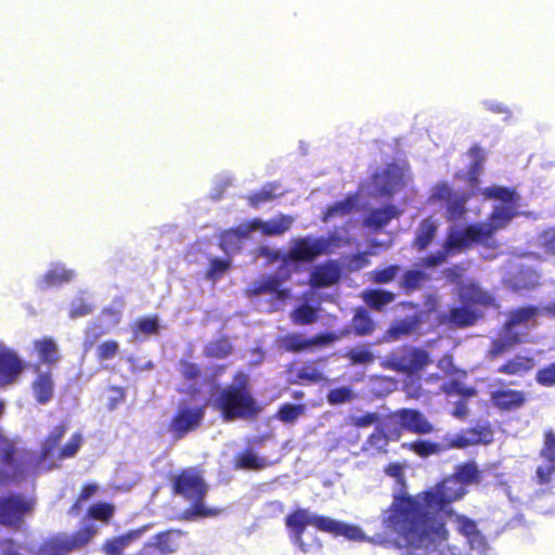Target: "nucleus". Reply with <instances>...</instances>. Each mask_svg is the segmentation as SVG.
Listing matches in <instances>:
<instances>
[{
	"label": "nucleus",
	"mask_w": 555,
	"mask_h": 555,
	"mask_svg": "<svg viewBox=\"0 0 555 555\" xmlns=\"http://www.w3.org/2000/svg\"><path fill=\"white\" fill-rule=\"evenodd\" d=\"M466 494V488L456 477L448 476L434 488L416 496L397 493L383 511L382 525L395 535L396 543L409 550L437 548L449 539L442 518L429 509L446 512L453 502Z\"/></svg>",
	"instance_id": "obj_1"
},
{
	"label": "nucleus",
	"mask_w": 555,
	"mask_h": 555,
	"mask_svg": "<svg viewBox=\"0 0 555 555\" xmlns=\"http://www.w3.org/2000/svg\"><path fill=\"white\" fill-rule=\"evenodd\" d=\"M285 526L294 544L307 552L309 545L304 541V533L308 526L319 531L331 533L334 537H344L350 541H363V531L354 525L337 521L331 517L317 515L307 508H296L285 517Z\"/></svg>",
	"instance_id": "obj_2"
},
{
	"label": "nucleus",
	"mask_w": 555,
	"mask_h": 555,
	"mask_svg": "<svg viewBox=\"0 0 555 555\" xmlns=\"http://www.w3.org/2000/svg\"><path fill=\"white\" fill-rule=\"evenodd\" d=\"M235 384L221 388L214 400V406L225 422L253 420L261 408L250 391L248 376L237 372L233 377Z\"/></svg>",
	"instance_id": "obj_3"
},
{
	"label": "nucleus",
	"mask_w": 555,
	"mask_h": 555,
	"mask_svg": "<svg viewBox=\"0 0 555 555\" xmlns=\"http://www.w3.org/2000/svg\"><path fill=\"white\" fill-rule=\"evenodd\" d=\"M170 486L172 494L182 496L184 500L192 502L191 506L184 512L186 519L194 517H211L220 513L218 508H207L204 505L208 486L196 468L186 467L181 469L172 477Z\"/></svg>",
	"instance_id": "obj_4"
},
{
	"label": "nucleus",
	"mask_w": 555,
	"mask_h": 555,
	"mask_svg": "<svg viewBox=\"0 0 555 555\" xmlns=\"http://www.w3.org/2000/svg\"><path fill=\"white\" fill-rule=\"evenodd\" d=\"M338 241L335 236H304L293 240L289 250L281 256L279 251L270 253L269 248L261 250L262 255L270 256L271 260H282L281 268L286 267L288 262H312L322 255L332 253L333 247L337 246Z\"/></svg>",
	"instance_id": "obj_5"
},
{
	"label": "nucleus",
	"mask_w": 555,
	"mask_h": 555,
	"mask_svg": "<svg viewBox=\"0 0 555 555\" xmlns=\"http://www.w3.org/2000/svg\"><path fill=\"white\" fill-rule=\"evenodd\" d=\"M34 501L21 493L0 496V525L18 530L27 514L34 509Z\"/></svg>",
	"instance_id": "obj_6"
},
{
	"label": "nucleus",
	"mask_w": 555,
	"mask_h": 555,
	"mask_svg": "<svg viewBox=\"0 0 555 555\" xmlns=\"http://www.w3.org/2000/svg\"><path fill=\"white\" fill-rule=\"evenodd\" d=\"M96 530L91 526L79 528L70 535H55L44 541V551L48 555H64L86 546Z\"/></svg>",
	"instance_id": "obj_7"
},
{
	"label": "nucleus",
	"mask_w": 555,
	"mask_h": 555,
	"mask_svg": "<svg viewBox=\"0 0 555 555\" xmlns=\"http://www.w3.org/2000/svg\"><path fill=\"white\" fill-rule=\"evenodd\" d=\"M473 244H480L485 247H494V244L486 242L481 228L478 223L468 224L463 230L450 231L442 247L450 255H455L472 247Z\"/></svg>",
	"instance_id": "obj_8"
},
{
	"label": "nucleus",
	"mask_w": 555,
	"mask_h": 555,
	"mask_svg": "<svg viewBox=\"0 0 555 555\" xmlns=\"http://www.w3.org/2000/svg\"><path fill=\"white\" fill-rule=\"evenodd\" d=\"M204 415L203 406H179L168 424V431L173 435L175 439H182L202 425Z\"/></svg>",
	"instance_id": "obj_9"
},
{
	"label": "nucleus",
	"mask_w": 555,
	"mask_h": 555,
	"mask_svg": "<svg viewBox=\"0 0 555 555\" xmlns=\"http://www.w3.org/2000/svg\"><path fill=\"white\" fill-rule=\"evenodd\" d=\"M289 275L291 272L287 270V272L283 276H261L259 280L255 281L245 289V294L249 298L264 294H271L273 299L284 302L291 297V289L286 287H281V285L285 280L289 278Z\"/></svg>",
	"instance_id": "obj_10"
},
{
	"label": "nucleus",
	"mask_w": 555,
	"mask_h": 555,
	"mask_svg": "<svg viewBox=\"0 0 555 555\" xmlns=\"http://www.w3.org/2000/svg\"><path fill=\"white\" fill-rule=\"evenodd\" d=\"M338 339L334 332H323L306 338L300 333H288L280 339V347L287 352H301L315 346H327Z\"/></svg>",
	"instance_id": "obj_11"
},
{
	"label": "nucleus",
	"mask_w": 555,
	"mask_h": 555,
	"mask_svg": "<svg viewBox=\"0 0 555 555\" xmlns=\"http://www.w3.org/2000/svg\"><path fill=\"white\" fill-rule=\"evenodd\" d=\"M186 532L181 529H168L154 535L153 542L144 544L138 555H169L176 553L181 546V540Z\"/></svg>",
	"instance_id": "obj_12"
},
{
	"label": "nucleus",
	"mask_w": 555,
	"mask_h": 555,
	"mask_svg": "<svg viewBox=\"0 0 555 555\" xmlns=\"http://www.w3.org/2000/svg\"><path fill=\"white\" fill-rule=\"evenodd\" d=\"M516 215V205L495 206L488 218V222H479L486 242L493 244V236L498 230L505 228Z\"/></svg>",
	"instance_id": "obj_13"
},
{
	"label": "nucleus",
	"mask_w": 555,
	"mask_h": 555,
	"mask_svg": "<svg viewBox=\"0 0 555 555\" xmlns=\"http://www.w3.org/2000/svg\"><path fill=\"white\" fill-rule=\"evenodd\" d=\"M374 196L390 197L397 191L401 177L393 165H388L382 170L375 171L371 177Z\"/></svg>",
	"instance_id": "obj_14"
},
{
	"label": "nucleus",
	"mask_w": 555,
	"mask_h": 555,
	"mask_svg": "<svg viewBox=\"0 0 555 555\" xmlns=\"http://www.w3.org/2000/svg\"><path fill=\"white\" fill-rule=\"evenodd\" d=\"M24 369V362L15 351L0 350V388L15 384Z\"/></svg>",
	"instance_id": "obj_15"
},
{
	"label": "nucleus",
	"mask_w": 555,
	"mask_h": 555,
	"mask_svg": "<svg viewBox=\"0 0 555 555\" xmlns=\"http://www.w3.org/2000/svg\"><path fill=\"white\" fill-rule=\"evenodd\" d=\"M393 416L404 427V430L416 435H428L434 431V425L425 417V415L410 408H402L393 412Z\"/></svg>",
	"instance_id": "obj_16"
},
{
	"label": "nucleus",
	"mask_w": 555,
	"mask_h": 555,
	"mask_svg": "<svg viewBox=\"0 0 555 555\" xmlns=\"http://www.w3.org/2000/svg\"><path fill=\"white\" fill-rule=\"evenodd\" d=\"M490 401L493 406L502 412H512L521 409L527 402V396L522 390L511 388L496 389L491 392Z\"/></svg>",
	"instance_id": "obj_17"
},
{
	"label": "nucleus",
	"mask_w": 555,
	"mask_h": 555,
	"mask_svg": "<svg viewBox=\"0 0 555 555\" xmlns=\"http://www.w3.org/2000/svg\"><path fill=\"white\" fill-rule=\"evenodd\" d=\"M478 318L479 315L473 309L459 306L452 307L447 313H440L437 320L440 325L451 328H466L473 326Z\"/></svg>",
	"instance_id": "obj_18"
},
{
	"label": "nucleus",
	"mask_w": 555,
	"mask_h": 555,
	"mask_svg": "<svg viewBox=\"0 0 555 555\" xmlns=\"http://www.w3.org/2000/svg\"><path fill=\"white\" fill-rule=\"evenodd\" d=\"M0 459L4 467L10 468L14 477L22 476L25 473V460L18 456V449L14 441L7 437L0 440Z\"/></svg>",
	"instance_id": "obj_19"
},
{
	"label": "nucleus",
	"mask_w": 555,
	"mask_h": 555,
	"mask_svg": "<svg viewBox=\"0 0 555 555\" xmlns=\"http://www.w3.org/2000/svg\"><path fill=\"white\" fill-rule=\"evenodd\" d=\"M258 230L257 218L240 223L235 228L224 230L220 234V246L222 249L228 250L247 238L251 232Z\"/></svg>",
	"instance_id": "obj_20"
},
{
	"label": "nucleus",
	"mask_w": 555,
	"mask_h": 555,
	"mask_svg": "<svg viewBox=\"0 0 555 555\" xmlns=\"http://www.w3.org/2000/svg\"><path fill=\"white\" fill-rule=\"evenodd\" d=\"M431 363L429 353L421 348H412L400 356L398 369L408 374H414L424 370Z\"/></svg>",
	"instance_id": "obj_21"
},
{
	"label": "nucleus",
	"mask_w": 555,
	"mask_h": 555,
	"mask_svg": "<svg viewBox=\"0 0 555 555\" xmlns=\"http://www.w3.org/2000/svg\"><path fill=\"white\" fill-rule=\"evenodd\" d=\"M438 232V223L429 216L421 220L412 240V247L418 251L428 248L434 242Z\"/></svg>",
	"instance_id": "obj_22"
},
{
	"label": "nucleus",
	"mask_w": 555,
	"mask_h": 555,
	"mask_svg": "<svg viewBox=\"0 0 555 555\" xmlns=\"http://www.w3.org/2000/svg\"><path fill=\"white\" fill-rule=\"evenodd\" d=\"M40 363L48 366L56 365L62 359L60 348L56 341L49 336L35 339L33 343Z\"/></svg>",
	"instance_id": "obj_23"
},
{
	"label": "nucleus",
	"mask_w": 555,
	"mask_h": 555,
	"mask_svg": "<svg viewBox=\"0 0 555 555\" xmlns=\"http://www.w3.org/2000/svg\"><path fill=\"white\" fill-rule=\"evenodd\" d=\"M400 215L401 210L397 206L387 204L383 207L371 209L364 218V225L370 229L379 230Z\"/></svg>",
	"instance_id": "obj_24"
},
{
	"label": "nucleus",
	"mask_w": 555,
	"mask_h": 555,
	"mask_svg": "<svg viewBox=\"0 0 555 555\" xmlns=\"http://www.w3.org/2000/svg\"><path fill=\"white\" fill-rule=\"evenodd\" d=\"M535 365L534 358L531 356L516 354L501 364L496 372L507 376H525Z\"/></svg>",
	"instance_id": "obj_25"
},
{
	"label": "nucleus",
	"mask_w": 555,
	"mask_h": 555,
	"mask_svg": "<svg viewBox=\"0 0 555 555\" xmlns=\"http://www.w3.org/2000/svg\"><path fill=\"white\" fill-rule=\"evenodd\" d=\"M285 194L282 185L278 181L267 182L260 190L255 191L246 196L248 205L255 209L262 204L274 201Z\"/></svg>",
	"instance_id": "obj_26"
},
{
	"label": "nucleus",
	"mask_w": 555,
	"mask_h": 555,
	"mask_svg": "<svg viewBox=\"0 0 555 555\" xmlns=\"http://www.w3.org/2000/svg\"><path fill=\"white\" fill-rule=\"evenodd\" d=\"M522 343L521 336L518 333L505 330L503 336L496 337L491 340L490 347L487 351V358L490 360L498 359L499 357L511 351L516 345Z\"/></svg>",
	"instance_id": "obj_27"
},
{
	"label": "nucleus",
	"mask_w": 555,
	"mask_h": 555,
	"mask_svg": "<svg viewBox=\"0 0 555 555\" xmlns=\"http://www.w3.org/2000/svg\"><path fill=\"white\" fill-rule=\"evenodd\" d=\"M31 390L39 404L51 401L54 393V383L51 372H39L31 383Z\"/></svg>",
	"instance_id": "obj_28"
},
{
	"label": "nucleus",
	"mask_w": 555,
	"mask_h": 555,
	"mask_svg": "<svg viewBox=\"0 0 555 555\" xmlns=\"http://www.w3.org/2000/svg\"><path fill=\"white\" fill-rule=\"evenodd\" d=\"M294 222L292 216L280 214L274 218L262 221L257 218L258 230L266 236H279L288 231Z\"/></svg>",
	"instance_id": "obj_29"
},
{
	"label": "nucleus",
	"mask_w": 555,
	"mask_h": 555,
	"mask_svg": "<svg viewBox=\"0 0 555 555\" xmlns=\"http://www.w3.org/2000/svg\"><path fill=\"white\" fill-rule=\"evenodd\" d=\"M468 155L472 157L473 162L468 166L466 180L468 182V185L472 189H475L479 184V176L483 169L486 154L485 151L478 144H474L468 150Z\"/></svg>",
	"instance_id": "obj_30"
},
{
	"label": "nucleus",
	"mask_w": 555,
	"mask_h": 555,
	"mask_svg": "<svg viewBox=\"0 0 555 555\" xmlns=\"http://www.w3.org/2000/svg\"><path fill=\"white\" fill-rule=\"evenodd\" d=\"M338 268L334 263H324L314 268L310 283L314 287H327L338 281Z\"/></svg>",
	"instance_id": "obj_31"
},
{
	"label": "nucleus",
	"mask_w": 555,
	"mask_h": 555,
	"mask_svg": "<svg viewBox=\"0 0 555 555\" xmlns=\"http://www.w3.org/2000/svg\"><path fill=\"white\" fill-rule=\"evenodd\" d=\"M234 351L233 345L227 335L208 341L203 348V356L207 359L222 360Z\"/></svg>",
	"instance_id": "obj_32"
},
{
	"label": "nucleus",
	"mask_w": 555,
	"mask_h": 555,
	"mask_svg": "<svg viewBox=\"0 0 555 555\" xmlns=\"http://www.w3.org/2000/svg\"><path fill=\"white\" fill-rule=\"evenodd\" d=\"M269 464L266 457L255 454L250 447L238 453L234 459V467L244 470H260Z\"/></svg>",
	"instance_id": "obj_33"
},
{
	"label": "nucleus",
	"mask_w": 555,
	"mask_h": 555,
	"mask_svg": "<svg viewBox=\"0 0 555 555\" xmlns=\"http://www.w3.org/2000/svg\"><path fill=\"white\" fill-rule=\"evenodd\" d=\"M430 280L429 274L423 270L410 269L402 274L399 286L404 294L410 295L421 288V286Z\"/></svg>",
	"instance_id": "obj_34"
},
{
	"label": "nucleus",
	"mask_w": 555,
	"mask_h": 555,
	"mask_svg": "<svg viewBox=\"0 0 555 555\" xmlns=\"http://www.w3.org/2000/svg\"><path fill=\"white\" fill-rule=\"evenodd\" d=\"M142 530L129 531L126 534L112 538L103 544L106 555H121L124 550L134 540L139 539Z\"/></svg>",
	"instance_id": "obj_35"
},
{
	"label": "nucleus",
	"mask_w": 555,
	"mask_h": 555,
	"mask_svg": "<svg viewBox=\"0 0 555 555\" xmlns=\"http://www.w3.org/2000/svg\"><path fill=\"white\" fill-rule=\"evenodd\" d=\"M472 197L469 193H462L453 195L448 202L446 207V218L448 221H457L466 214V204Z\"/></svg>",
	"instance_id": "obj_36"
},
{
	"label": "nucleus",
	"mask_w": 555,
	"mask_h": 555,
	"mask_svg": "<svg viewBox=\"0 0 555 555\" xmlns=\"http://www.w3.org/2000/svg\"><path fill=\"white\" fill-rule=\"evenodd\" d=\"M540 313H542L541 308L537 306H526L514 309L508 314L504 330L512 331L514 326L525 324Z\"/></svg>",
	"instance_id": "obj_37"
},
{
	"label": "nucleus",
	"mask_w": 555,
	"mask_h": 555,
	"mask_svg": "<svg viewBox=\"0 0 555 555\" xmlns=\"http://www.w3.org/2000/svg\"><path fill=\"white\" fill-rule=\"evenodd\" d=\"M75 276V272L64 266L56 264L48 270L42 276V283L46 287L59 286L70 282Z\"/></svg>",
	"instance_id": "obj_38"
},
{
	"label": "nucleus",
	"mask_w": 555,
	"mask_h": 555,
	"mask_svg": "<svg viewBox=\"0 0 555 555\" xmlns=\"http://www.w3.org/2000/svg\"><path fill=\"white\" fill-rule=\"evenodd\" d=\"M402 448L415 453L420 457H428L430 455H435V454H439V453L443 452L442 442L438 443V442H433L429 440H422V439H418V440H415L412 442H408V443H403Z\"/></svg>",
	"instance_id": "obj_39"
},
{
	"label": "nucleus",
	"mask_w": 555,
	"mask_h": 555,
	"mask_svg": "<svg viewBox=\"0 0 555 555\" xmlns=\"http://www.w3.org/2000/svg\"><path fill=\"white\" fill-rule=\"evenodd\" d=\"M467 434L472 446H488L494 440V430L489 422L468 427Z\"/></svg>",
	"instance_id": "obj_40"
},
{
	"label": "nucleus",
	"mask_w": 555,
	"mask_h": 555,
	"mask_svg": "<svg viewBox=\"0 0 555 555\" xmlns=\"http://www.w3.org/2000/svg\"><path fill=\"white\" fill-rule=\"evenodd\" d=\"M395 298L396 295L392 292L385 289H371L364 295L366 305L375 311H382L384 307L391 304Z\"/></svg>",
	"instance_id": "obj_41"
},
{
	"label": "nucleus",
	"mask_w": 555,
	"mask_h": 555,
	"mask_svg": "<svg viewBox=\"0 0 555 555\" xmlns=\"http://www.w3.org/2000/svg\"><path fill=\"white\" fill-rule=\"evenodd\" d=\"M421 324V318L418 315H412L404 318L400 321L395 322L390 328L389 334L392 338L399 339L402 336L410 335Z\"/></svg>",
	"instance_id": "obj_42"
},
{
	"label": "nucleus",
	"mask_w": 555,
	"mask_h": 555,
	"mask_svg": "<svg viewBox=\"0 0 555 555\" xmlns=\"http://www.w3.org/2000/svg\"><path fill=\"white\" fill-rule=\"evenodd\" d=\"M481 194L487 198L499 199L504 205H515L517 199L515 190L500 185L485 188Z\"/></svg>",
	"instance_id": "obj_43"
},
{
	"label": "nucleus",
	"mask_w": 555,
	"mask_h": 555,
	"mask_svg": "<svg viewBox=\"0 0 555 555\" xmlns=\"http://www.w3.org/2000/svg\"><path fill=\"white\" fill-rule=\"evenodd\" d=\"M306 412L305 404H282L275 413V418L285 424H292L297 421Z\"/></svg>",
	"instance_id": "obj_44"
},
{
	"label": "nucleus",
	"mask_w": 555,
	"mask_h": 555,
	"mask_svg": "<svg viewBox=\"0 0 555 555\" xmlns=\"http://www.w3.org/2000/svg\"><path fill=\"white\" fill-rule=\"evenodd\" d=\"M456 522L459 532L464 535L470 544L482 538L477 528V524L473 519L464 515H457Z\"/></svg>",
	"instance_id": "obj_45"
},
{
	"label": "nucleus",
	"mask_w": 555,
	"mask_h": 555,
	"mask_svg": "<svg viewBox=\"0 0 555 555\" xmlns=\"http://www.w3.org/2000/svg\"><path fill=\"white\" fill-rule=\"evenodd\" d=\"M296 378L300 383L317 384L325 380V376L313 362H307L296 372Z\"/></svg>",
	"instance_id": "obj_46"
},
{
	"label": "nucleus",
	"mask_w": 555,
	"mask_h": 555,
	"mask_svg": "<svg viewBox=\"0 0 555 555\" xmlns=\"http://www.w3.org/2000/svg\"><path fill=\"white\" fill-rule=\"evenodd\" d=\"M463 300L473 305L488 306L492 302V297L476 285H468L463 289Z\"/></svg>",
	"instance_id": "obj_47"
},
{
	"label": "nucleus",
	"mask_w": 555,
	"mask_h": 555,
	"mask_svg": "<svg viewBox=\"0 0 555 555\" xmlns=\"http://www.w3.org/2000/svg\"><path fill=\"white\" fill-rule=\"evenodd\" d=\"M292 320L298 325H309L318 320V313L310 305L302 304L292 312Z\"/></svg>",
	"instance_id": "obj_48"
},
{
	"label": "nucleus",
	"mask_w": 555,
	"mask_h": 555,
	"mask_svg": "<svg viewBox=\"0 0 555 555\" xmlns=\"http://www.w3.org/2000/svg\"><path fill=\"white\" fill-rule=\"evenodd\" d=\"M66 433V425L64 423L56 425L49 433L47 438L44 439L42 446V454L43 456H49L52 454L54 449L60 444L63 436Z\"/></svg>",
	"instance_id": "obj_49"
},
{
	"label": "nucleus",
	"mask_w": 555,
	"mask_h": 555,
	"mask_svg": "<svg viewBox=\"0 0 555 555\" xmlns=\"http://www.w3.org/2000/svg\"><path fill=\"white\" fill-rule=\"evenodd\" d=\"M470 441L472 440L467 434V428L455 435L447 434L442 439L443 451L451 449H465L472 446Z\"/></svg>",
	"instance_id": "obj_50"
},
{
	"label": "nucleus",
	"mask_w": 555,
	"mask_h": 555,
	"mask_svg": "<svg viewBox=\"0 0 555 555\" xmlns=\"http://www.w3.org/2000/svg\"><path fill=\"white\" fill-rule=\"evenodd\" d=\"M120 351L119 343L114 339H106L96 347V359L99 362L114 359Z\"/></svg>",
	"instance_id": "obj_51"
},
{
	"label": "nucleus",
	"mask_w": 555,
	"mask_h": 555,
	"mask_svg": "<svg viewBox=\"0 0 555 555\" xmlns=\"http://www.w3.org/2000/svg\"><path fill=\"white\" fill-rule=\"evenodd\" d=\"M179 372L182 378L188 383L197 382L202 377L201 365L186 359L179 361Z\"/></svg>",
	"instance_id": "obj_52"
},
{
	"label": "nucleus",
	"mask_w": 555,
	"mask_h": 555,
	"mask_svg": "<svg viewBox=\"0 0 555 555\" xmlns=\"http://www.w3.org/2000/svg\"><path fill=\"white\" fill-rule=\"evenodd\" d=\"M352 326L354 332L361 336L371 334L375 328V324L366 311L356 313Z\"/></svg>",
	"instance_id": "obj_53"
},
{
	"label": "nucleus",
	"mask_w": 555,
	"mask_h": 555,
	"mask_svg": "<svg viewBox=\"0 0 555 555\" xmlns=\"http://www.w3.org/2000/svg\"><path fill=\"white\" fill-rule=\"evenodd\" d=\"M441 389L448 396H461L464 398L473 397L477 392L474 387L465 386L462 382L456 379L443 384Z\"/></svg>",
	"instance_id": "obj_54"
},
{
	"label": "nucleus",
	"mask_w": 555,
	"mask_h": 555,
	"mask_svg": "<svg viewBox=\"0 0 555 555\" xmlns=\"http://www.w3.org/2000/svg\"><path fill=\"white\" fill-rule=\"evenodd\" d=\"M401 267L399 264H390L383 269H375L371 272L372 281L377 284H387L396 279L400 272Z\"/></svg>",
	"instance_id": "obj_55"
},
{
	"label": "nucleus",
	"mask_w": 555,
	"mask_h": 555,
	"mask_svg": "<svg viewBox=\"0 0 555 555\" xmlns=\"http://www.w3.org/2000/svg\"><path fill=\"white\" fill-rule=\"evenodd\" d=\"M113 514L114 505L109 503L100 502L91 505L88 508V517L104 522L108 521L112 518Z\"/></svg>",
	"instance_id": "obj_56"
},
{
	"label": "nucleus",
	"mask_w": 555,
	"mask_h": 555,
	"mask_svg": "<svg viewBox=\"0 0 555 555\" xmlns=\"http://www.w3.org/2000/svg\"><path fill=\"white\" fill-rule=\"evenodd\" d=\"M452 476L459 478L465 488L467 483L479 481V472L474 463L461 465Z\"/></svg>",
	"instance_id": "obj_57"
},
{
	"label": "nucleus",
	"mask_w": 555,
	"mask_h": 555,
	"mask_svg": "<svg viewBox=\"0 0 555 555\" xmlns=\"http://www.w3.org/2000/svg\"><path fill=\"white\" fill-rule=\"evenodd\" d=\"M356 206V201L353 197H347L344 201L337 202L327 207L325 211V218H331L335 216H346L352 211Z\"/></svg>",
	"instance_id": "obj_58"
},
{
	"label": "nucleus",
	"mask_w": 555,
	"mask_h": 555,
	"mask_svg": "<svg viewBox=\"0 0 555 555\" xmlns=\"http://www.w3.org/2000/svg\"><path fill=\"white\" fill-rule=\"evenodd\" d=\"M384 433H386L387 437L391 441H398L401 436L404 427L402 424L393 416V413L390 414L387 421L379 427Z\"/></svg>",
	"instance_id": "obj_59"
},
{
	"label": "nucleus",
	"mask_w": 555,
	"mask_h": 555,
	"mask_svg": "<svg viewBox=\"0 0 555 555\" xmlns=\"http://www.w3.org/2000/svg\"><path fill=\"white\" fill-rule=\"evenodd\" d=\"M540 456L545 462H555V433L547 429L543 434V446L540 450Z\"/></svg>",
	"instance_id": "obj_60"
},
{
	"label": "nucleus",
	"mask_w": 555,
	"mask_h": 555,
	"mask_svg": "<svg viewBox=\"0 0 555 555\" xmlns=\"http://www.w3.org/2000/svg\"><path fill=\"white\" fill-rule=\"evenodd\" d=\"M389 439L379 427H377L367 438L366 443L369 448L374 449L377 452L386 453Z\"/></svg>",
	"instance_id": "obj_61"
},
{
	"label": "nucleus",
	"mask_w": 555,
	"mask_h": 555,
	"mask_svg": "<svg viewBox=\"0 0 555 555\" xmlns=\"http://www.w3.org/2000/svg\"><path fill=\"white\" fill-rule=\"evenodd\" d=\"M230 268V261L212 258L209 262L208 271L206 273L207 279L216 281L219 280Z\"/></svg>",
	"instance_id": "obj_62"
},
{
	"label": "nucleus",
	"mask_w": 555,
	"mask_h": 555,
	"mask_svg": "<svg viewBox=\"0 0 555 555\" xmlns=\"http://www.w3.org/2000/svg\"><path fill=\"white\" fill-rule=\"evenodd\" d=\"M535 382L543 387L555 386V362L537 371Z\"/></svg>",
	"instance_id": "obj_63"
},
{
	"label": "nucleus",
	"mask_w": 555,
	"mask_h": 555,
	"mask_svg": "<svg viewBox=\"0 0 555 555\" xmlns=\"http://www.w3.org/2000/svg\"><path fill=\"white\" fill-rule=\"evenodd\" d=\"M535 476L538 485H548L555 478V462H546L544 465L538 466Z\"/></svg>",
	"instance_id": "obj_64"
}]
</instances>
